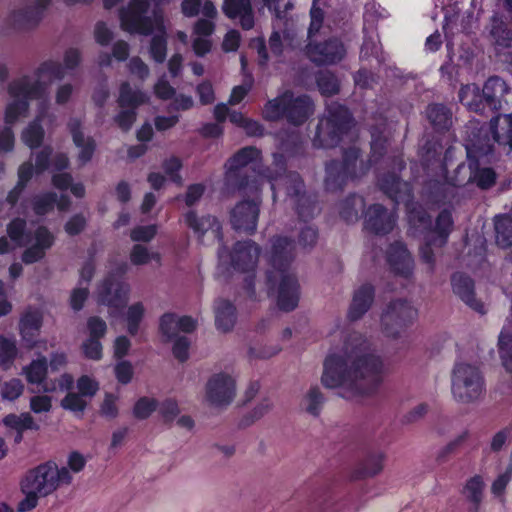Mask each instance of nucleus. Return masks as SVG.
<instances>
[{"instance_id":"f257e3e1","label":"nucleus","mask_w":512,"mask_h":512,"mask_svg":"<svg viewBox=\"0 0 512 512\" xmlns=\"http://www.w3.org/2000/svg\"><path fill=\"white\" fill-rule=\"evenodd\" d=\"M386 374L382 359L359 332L346 335L343 345L329 353L323 364L321 382L326 388L341 390L347 399L374 396Z\"/></svg>"},{"instance_id":"f03ea898","label":"nucleus","mask_w":512,"mask_h":512,"mask_svg":"<svg viewBox=\"0 0 512 512\" xmlns=\"http://www.w3.org/2000/svg\"><path fill=\"white\" fill-rule=\"evenodd\" d=\"M81 52L77 48H69L63 56V65L53 59L38 64L31 75L15 78L7 86L9 99L5 106V120L13 123L21 116H27L31 99H42L48 96L51 84L65 77L66 70H73L81 63Z\"/></svg>"},{"instance_id":"7ed1b4c3","label":"nucleus","mask_w":512,"mask_h":512,"mask_svg":"<svg viewBox=\"0 0 512 512\" xmlns=\"http://www.w3.org/2000/svg\"><path fill=\"white\" fill-rule=\"evenodd\" d=\"M294 249V244L288 238H275L270 252L272 269L266 275L269 289L278 285L277 305L287 312L295 309L299 301L298 282L288 270L295 256Z\"/></svg>"},{"instance_id":"20e7f679","label":"nucleus","mask_w":512,"mask_h":512,"mask_svg":"<svg viewBox=\"0 0 512 512\" xmlns=\"http://www.w3.org/2000/svg\"><path fill=\"white\" fill-rule=\"evenodd\" d=\"M69 472L54 461H47L28 470L20 482L24 498L18 503V512H30L38 506L41 497L53 494L62 486H69Z\"/></svg>"},{"instance_id":"39448f33","label":"nucleus","mask_w":512,"mask_h":512,"mask_svg":"<svg viewBox=\"0 0 512 512\" xmlns=\"http://www.w3.org/2000/svg\"><path fill=\"white\" fill-rule=\"evenodd\" d=\"M149 2L133 0L126 9L120 11V21L123 30L130 33L149 35L155 32L150 44V56L157 63H163L167 54L165 27L161 13L155 12L153 20L145 17Z\"/></svg>"},{"instance_id":"423d86ee","label":"nucleus","mask_w":512,"mask_h":512,"mask_svg":"<svg viewBox=\"0 0 512 512\" xmlns=\"http://www.w3.org/2000/svg\"><path fill=\"white\" fill-rule=\"evenodd\" d=\"M451 392L457 402L470 404L478 401L485 392L480 368L465 361L455 363L451 372Z\"/></svg>"},{"instance_id":"0eeeda50","label":"nucleus","mask_w":512,"mask_h":512,"mask_svg":"<svg viewBox=\"0 0 512 512\" xmlns=\"http://www.w3.org/2000/svg\"><path fill=\"white\" fill-rule=\"evenodd\" d=\"M351 127L352 121L348 110L338 103H333L328 106L327 114L317 126L313 144L319 148L335 147Z\"/></svg>"},{"instance_id":"6e6552de","label":"nucleus","mask_w":512,"mask_h":512,"mask_svg":"<svg viewBox=\"0 0 512 512\" xmlns=\"http://www.w3.org/2000/svg\"><path fill=\"white\" fill-rule=\"evenodd\" d=\"M359 150L355 147L345 151L343 162H331L326 167L325 187L328 191L335 192L342 189L348 178L362 175L363 163L358 161Z\"/></svg>"},{"instance_id":"1a4fd4ad","label":"nucleus","mask_w":512,"mask_h":512,"mask_svg":"<svg viewBox=\"0 0 512 512\" xmlns=\"http://www.w3.org/2000/svg\"><path fill=\"white\" fill-rule=\"evenodd\" d=\"M261 249L253 241H239L235 243L232 251L222 246L218 249V260L223 266H232L236 271L249 273L257 266Z\"/></svg>"},{"instance_id":"9d476101","label":"nucleus","mask_w":512,"mask_h":512,"mask_svg":"<svg viewBox=\"0 0 512 512\" xmlns=\"http://www.w3.org/2000/svg\"><path fill=\"white\" fill-rule=\"evenodd\" d=\"M130 285L120 281L110 274L97 286L95 292L96 302L107 306L111 316L118 315L129 300Z\"/></svg>"},{"instance_id":"9b49d317","label":"nucleus","mask_w":512,"mask_h":512,"mask_svg":"<svg viewBox=\"0 0 512 512\" xmlns=\"http://www.w3.org/2000/svg\"><path fill=\"white\" fill-rule=\"evenodd\" d=\"M264 177L271 182V189L273 191L276 189V186H283L287 190V193L291 201L296 205L297 213L301 218L307 220L314 215L317 207L311 199L304 194V185L297 173H289L284 177H281L279 182L278 176L265 174Z\"/></svg>"},{"instance_id":"f8f14e48","label":"nucleus","mask_w":512,"mask_h":512,"mask_svg":"<svg viewBox=\"0 0 512 512\" xmlns=\"http://www.w3.org/2000/svg\"><path fill=\"white\" fill-rule=\"evenodd\" d=\"M417 317L416 308L406 300L391 301L381 316L383 331L389 337H397Z\"/></svg>"},{"instance_id":"ddd939ff","label":"nucleus","mask_w":512,"mask_h":512,"mask_svg":"<svg viewBox=\"0 0 512 512\" xmlns=\"http://www.w3.org/2000/svg\"><path fill=\"white\" fill-rule=\"evenodd\" d=\"M236 396V380L226 372L213 374L205 386L206 402L216 408L230 405Z\"/></svg>"},{"instance_id":"4468645a","label":"nucleus","mask_w":512,"mask_h":512,"mask_svg":"<svg viewBox=\"0 0 512 512\" xmlns=\"http://www.w3.org/2000/svg\"><path fill=\"white\" fill-rule=\"evenodd\" d=\"M183 221L201 243L204 242V237L207 235L212 236L219 242L222 241V226L216 216L199 214L195 210H189L183 215Z\"/></svg>"},{"instance_id":"2eb2a0df","label":"nucleus","mask_w":512,"mask_h":512,"mask_svg":"<svg viewBox=\"0 0 512 512\" xmlns=\"http://www.w3.org/2000/svg\"><path fill=\"white\" fill-rule=\"evenodd\" d=\"M260 202L243 200L238 202L230 211V223L239 232L252 234L255 232L260 212Z\"/></svg>"},{"instance_id":"dca6fc26","label":"nucleus","mask_w":512,"mask_h":512,"mask_svg":"<svg viewBox=\"0 0 512 512\" xmlns=\"http://www.w3.org/2000/svg\"><path fill=\"white\" fill-rule=\"evenodd\" d=\"M49 3L50 0H36L33 5L14 10L8 16V24L17 31L34 29L40 23L43 11Z\"/></svg>"},{"instance_id":"f3484780","label":"nucleus","mask_w":512,"mask_h":512,"mask_svg":"<svg viewBox=\"0 0 512 512\" xmlns=\"http://www.w3.org/2000/svg\"><path fill=\"white\" fill-rule=\"evenodd\" d=\"M306 53L316 64H334L343 59L346 49L341 41L333 38L320 43L310 42Z\"/></svg>"},{"instance_id":"a211bd4d","label":"nucleus","mask_w":512,"mask_h":512,"mask_svg":"<svg viewBox=\"0 0 512 512\" xmlns=\"http://www.w3.org/2000/svg\"><path fill=\"white\" fill-rule=\"evenodd\" d=\"M452 226L453 221L451 213L447 210H444L437 217L435 231L430 232V235L427 237L425 246H423L420 250L422 259L430 265L431 269L434 264V256L431 250V246H443L446 243L447 237L452 230Z\"/></svg>"},{"instance_id":"6ab92c4d","label":"nucleus","mask_w":512,"mask_h":512,"mask_svg":"<svg viewBox=\"0 0 512 512\" xmlns=\"http://www.w3.org/2000/svg\"><path fill=\"white\" fill-rule=\"evenodd\" d=\"M38 100L36 117L22 129L20 134L21 141L30 149L41 146L44 140L45 131L41 122L48 116L50 106L47 97Z\"/></svg>"},{"instance_id":"aec40b11","label":"nucleus","mask_w":512,"mask_h":512,"mask_svg":"<svg viewBox=\"0 0 512 512\" xmlns=\"http://www.w3.org/2000/svg\"><path fill=\"white\" fill-rule=\"evenodd\" d=\"M223 14L235 21L243 30H251L255 26V11L251 0H223Z\"/></svg>"},{"instance_id":"412c9836","label":"nucleus","mask_w":512,"mask_h":512,"mask_svg":"<svg viewBox=\"0 0 512 512\" xmlns=\"http://www.w3.org/2000/svg\"><path fill=\"white\" fill-rule=\"evenodd\" d=\"M470 157V150H468ZM458 173L464 174L462 179H458L459 183H476L481 189H488L495 184L496 174L491 168H478L477 162L469 158L468 164L462 163L458 165Z\"/></svg>"},{"instance_id":"4be33fe9","label":"nucleus","mask_w":512,"mask_h":512,"mask_svg":"<svg viewBox=\"0 0 512 512\" xmlns=\"http://www.w3.org/2000/svg\"><path fill=\"white\" fill-rule=\"evenodd\" d=\"M453 292L471 309L483 315L486 313L484 304L475 296L473 280L463 273H454L451 277Z\"/></svg>"},{"instance_id":"5701e85b","label":"nucleus","mask_w":512,"mask_h":512,"mask_svg":"<svg viewBox=\"0 0 512 512\" xmlns=\"http://www.w3.org/2000/svg\"><path fill=\"white\" fill-rule=\"evenodd\" d=\"M396 218L380 204L370 206L365 214V229L375 234H387L393 230Z\"/></svg>"},{"instance_id":"b1692460","label":"nucleus","mask_w":512,"mask_h":512,"mask_svg":"<svg viewBox=\"0 0 512 512\" xmlns=\"http://www.w3.org/2000/svg\"><path fill=\"white\" fill-rule=\"evenodd\" d=\"M33 243L28 247L23 255L22 261L26 264H32L41 260L48 249L54 244V235L44 226L38 227L33 235Z\"/></svg>"},{"instance_id":"393cba45","label":"nucleus","mask_w":512,"mask_h":512,"mask_svg":"<svg viewBox=\"0 0 512 512\" xmlns=\"http://www.w3.org/2000/svg\"><path fill=\"white\" fill-rule=\"evenodd\" d=\"M42 322V313L36 308L28 307L22 313L19 320V334L29 347L34 345L35 338L42 327Z\"/></svg>"},{"instance_id":"a878e982","label":"nucleus","mask_w":512,"mask_h":512,"mask_svg":"<svg viewBox=\"0 0 512 512\" xmlns=\"http://www.w3.org/2000/svg\"><path fill=\"white\" fill-rule=\"evenodd\" d=\"M68 129L72 135L73 142L79 148L78 161L81 165L88 163L95 151V141L91 137H86L81 130L79 119L72 118L68 122Z\"/></svg>"},{"instance_id":"bb28decb","label":"nucleus","mask_w":512,"mask_h":512,"mask_svg":"<svg viewBox=\"0 0 512 512\" xmlns=\"http://www.w3.org/2000/svg\"><path fill=\"white\" fill-rule=\"evenodd\" d=\"M71 201L68 196H57L54 192H47L44 194L36 195L32 199V208L36 215L42 216L51 212L55 205L59 211H67L70 207Z\"/></svg>"},{"instance_id":"cd10ccee","label":"nucleus","mask_w":512,"mask_h":512,"mask_svg":"<svg viewBox=\"0 0 512 512\" xmlns=\"http://www.w3.org/2000/svg\"><path fill=\"white\" fill-rule=\"evenodd\" d=\"M374 301V288L370 284H363L355 290L348 311V318L352 321L360 319L371 307Z\"/></svg>"},{"instance_id":"c85d7f7f","label":"nucleus","mask_w":512,"mask_h":512,"mask_svg":"<svg viewBox=\"0 0 512 512\" xmlns=\"http://www.w3.org/2000/svg\"><path fill=\"white\" fill-rule=\"evenodd\" d=\"M490 133L493 140L512 151V115L500 114L490 121Z\"/></svg>"},{"instance_id":"c756f323","label":"nucleus","mask_w":512,"mask_h":512,"mask_svg":"<svg viewBox=\"0 0 512 512\" xmlns=\"http://www.w3.org/2000/svg\"><path fill=\"white\" fill-rule=\"evenodd\" d=\"M387 261L396 274L408 277L413 271L414 264L411 255L401 243L390 246L387 252Z\"/></svg>"},{"instance_id":"7c9ffc66","label":"nucleus","mask_w":512,"mask_h":512,"mask_svg":"<svg viewBox=\"0 0 512 512\" xmlns=\"http://www.w3.org/2000/svg\"><path fill=\"white\" fill-rule=\"evenodd\" d=\"M485 481L482 476L474 475L469 478L462 489L464 499L469 503L468 512H479L484 499Z\"/></svg>"},{"instance_id":"2f4dec72","label":"nucleus","mask_w":512,"mask_h":512,"mask_svg":"<svg viewBox=\"0 0 512 512\" xmlns=\"http://www.w3.org/2000/svg\"><path fill=\"white\" fill-rule=\"evenodd\" d=\"M313 111V103L308 96L294 97L292 94V101L287 107L286 119L294 125H300L308 119Z\"/></svg>"},{"instance_id":"473e14b6","label":"nucleus","mask_w":512,"mask_h":512,"mask_svg":"<svg viewBox=\"0 0 512 512\" xmlns=\"http://www.w3.org/2000/svg\"><path fill=\"white\" fill-rule=\"evenodd\" d=\"M215 326L222 333L230 332L236 323V310L231 302L218 299L214 305Z\"/></svg>"},{"instance_id":"72a5a7b5","label":"nucleus","mask_w":512,"mask_h":512,"mask_svg":"<svg viewBox=\"0 0 512 512\" xmlns=\"http://www.w3.org/2000/svg\"><path fill=\"white\" fill-rule=\"evenodd\" d=\"M150 97L140 89H133L129 82L123 81L119 87L117 103L120 108L136 109L140 105L148 103Z\"/></svg>"},{"instance_id":"f704fd0d","label":"nucleus","mask_w":512,"mask_h":512,"mask_svg":"<svg viewBox=\"0 0 512 512\" xmlns=\"http://www.w3.org/2000/svg\"><path fill=\"white\" fill-rule=\"evenodd\" d=\"M488 36L491 44L496 48L503 49L511 46L512 31L497 15L491 18Z\"/></svg>"},{"instance_id":"c9c22d12","label":"nucleus","mask_w":512,"mask_h":512,"mask_svg":"<svg viewBox=\"0 0 512 512\" xmlns=\"http://www.w3.org/2000/svg\"><path fill=\"white\" fill-rule=\"evenodd\" d=\"M292 101V92L285 91L276 98L269 100L263 107L262 115L268 121H277L286 118L287 107Z\"/></svg>"},{"instance_id":"e433bc0d","label":"nucleus","mask_w":512,"mask_h":512,"mask_svg":"<svg viewBox=\"0 0 512 512\" xmlns=\"http://www.w3.org/2000/svg\"><path fill=\"white\" fill-rule=\"evenodd\" d=\"M381 189L397 203L405 201L410 196V188L395 175H388L380 180Z\"/></svg>"},{"instance_id":"4c0bfd02","label":"nucleus","mask_w":512,"mask_h":512,"mask_svg":"<svg viewBox=\"0 0 512 512\" xmlns=\"http://www.w3.org/2000/svg\"><path fill=\"white\" fill-rule=\"evenodd\" d=\"M48 372V364L45 356H39L32 360L28 365L22 368V374L25 376L29 384L43 385Z\"/></svg>"},{"instance_id":"58836bf2","label":"nucleus","mask_w":512,"mask_h":512,"mask_svg":"<svg viewBox=\"0 0 512 512\" xmlns=\"http://www.w3.org/2000/svg\"><path fill=\"white\" fill-rule=\"evenodd\" d=\"M499 355L503 367L512 375V326L505 325L498 340Z\"/></svg>"},{"instance_id":"ea45409f","label":"nucleus","mask_w":512,"mask_h":512,"mask_svg":"<svg viewBox=\"0 0 512 512\" xmlns=\"http://www.w3.org/2000/svg\"><path fill=\"white\" fill-rule=\"evenodd\" d=\"M459 99L471 111L479 112L484 107L483 92L481 93L479 87L475 84L463 86L459 92Z\"/></svg>"},{"instance_id":"a19ab883","label":"nucleus","mask_w":512,"mask_h":512,"mask_svg":"<svg viewBox=\"0 0 512 512\" xmlns=\"http://www.w3.org/2000/svg\"><path fill=\"white\" fill-rule=\"evenodd\" d=\"M18 355L16 340L0 335V369L8 371L14 365Z\"/></svg>"},{"instance_id":"79ce46f5","label":"nucleus","mask_w":512,"mask_h":512,"mask_svg":"<svg viewBox=\"0 0 512 512\" xmlns=\"http://www.w3.org/2000/svg\"><path fill=\"white\" fill-rule=\"evenodd\" d=\"M324 396L320 388L317 386L311 387L303 396L301 406L308 414L317 417L319 416L323 404Z\"/></svg>"},{"instance_id":"37998d69","label":"nucleus","mask_w":512,"mask_h":512,"mask_svg":"<svg viewBox=\"0 0 512 512\" xmlns=\"http://www.w3.org/2000/svg\"><path fill=\"white\" fill-rule=\"evenodd\" d=\"M259 157V151L253 147H245L236 153L228 162L227 176L230 178L242 167L247 166Z\"/></svg>"},{"instance_id":"c03bdc74","label":"nucleus","mask_w":512,"mask_h":512,"mask_svg":"<svg viewBox=\"0 0 512 512\" xmlns=\"http://www.w3.org/2000/svg\"><path fill=\"white\" fill-rule=\"evenodd\" d=\"M496 242L501 247L512 246V217L503 215L495 218Z\"/></svg>"},{"instance_id":"a18cd8bd","label":"nucleus","mask_w":512,"mask_h":512,"mask_svg":"<svg viewBox=\"0 0 512 512\" xmlns=\"http://www.w3.org/2000/svg\"><path fill=\"white\" fill-rule=\"evenodd\" d=\"M129 259L131 264L142 266L149 264L151 261L160 263L161 255L158 252L150 251L149 248L144 245L135 244L130 250Z\"/></svg>"},{"instance_id":"49530a36","label":"nucleus","mask_w":512,"mask_h":512,"mask_svg":"<svg viewBox=\"0 0 512 512\" xmlns=\"http://www.w3.org/2000/svg\"><path fill=\"white\" fill-rule=\"evenodd\" d=\"M4 425L16 431L38 430L39 425L34 421L29 413L20 415L8 414L3 419Z\"/></svg>"},{"instance_id":"de8ad7c7","label":"nucleus","mask_w":512,"mask_h":512,"mask_svg":"<svg viewBox=\"0 0 512 512\" xmlns=\"http://www.w3.org/2000/svg\"><path fill=\"white\" fill-rule=\"evenodd\" d=\"M427 117L429 121L438 129H446L451 122L449 110L440 104H433L427 108Z\"/></svg>"},{"instance_id":"09e8293b","label":"nucleus","mask_w":512,"mask_h":512,"mask_svg":"<svg viewBox=\"0 0 512 512\" xmlns=\"http://www.w3.org/2000/svg\"><path fill=\"white\" fill-rule=\"evenodd\" d=\"M145 307L143 303L136 302L128 307L126 312L127 330L131 335H135L138 331L139 324L143 319Z\"/></svg>"},{"instance_id":"8fccbe9b","label":"nucleus","mask_w":512,"mask_h":512,"mask_svg":"<svg viewBox=\"0 0 512 512\" xmlns=\"http://www.w3.org/2000/svg\"><path fill=\"white\" fill-rule=\"evenodd\" d=\"M280 351L281 347L276 344H255L250 346L248 356L251 360H267Z\"/></svg>"},{"instance_id":"3c124183","label":"nucleus","mask_w":512,"mask_h":512,"mask_svg":"<svg viewBox=\"0 0 512 512\" xmlns=\"http://www.w3.org/2000/svg\"><path fill=\"white\" fill-rule=\"evenodd\" d=\"M85 397L76 392H68L67 395L61 400V407L65 410L71 411L74 414H83L87 407Z\"/></svg>"},{"instance_id":"603ef678","label":"nucleus","mask_w":512,"mask_h":512,"mask_svg":"<svg viewBox=\"0 0 512 512\" xmlns=\"http://www.w3.org/2000/svg\"><path fill=\"white\" fill-rule=\"evenodd\" d=\"M364 206L363 199L358 196L348 198L342 205L340 214L347 222H354L358 219V212Z\"/></svg>"},{"instance_id":"864d4df0","label":"nucleus","mask_w":512,"mask_h":512,"mask_svg":"<svg viewBox=\"0 0 512 512\" xmlns=\"http://www.w3.org/2000/svg\"><path fill=\"white\" fill-rule=\"evenodd\" d=\"M24 384L18 378H12L1 385L0 394L3 400L14 401L24 392Z\"/></svg>"},{"instance_id":"5fc2aeb1","label":"nucleus","mask_w":512,"mask_h":512,"mask_svg":"<svg viewBox=\"0 0 512 512\" xmlns=\"http://www.w3.org/2000/svg\"><path fill=\"white\" fill-rule=\"evenodd\" d=\"M385 455L376 453L366 458L362 465L361 473L364 477H373L379 474L384 467Z\"/></svg>"},{"instance_id":"6e6d98bb","label":"nucleus","mask_w":512,"mask_h":512,"mask_svg":"<svg viewBox=\"0 0 512 512\" xmlns=\"http://www.w3.org/2000/svg\"><path fill=\"white\" fill-rule=\"evenodd\" d=\"M157 407L158 403L154 398L141 397L133 407V415L140 420L147 419Z\"/></svg>"},{"instance_id":"4d7b16f0","label":"nucleus","mask_w":512,"mask_h":512,"mask_svg":"<svg viewBox=\"0 0 512 512\" xmlns=\"http://www.w3.org/2000/svg\"><path fill=\"white\" fill-rule=\"evenodd\" d=\"M470 433L468 430L462 431L455 438L450 440L438 452V459L445 460L449 455L456 453L469 439Z\"/></svg>"},{"instance_id":"13d9d810","label":"nucleus","mask_w":512,"mask_h":512,"mask_svg":"<svg viewBox=\"0 0 512 512\" xmlns=\"http://www.w3.org/2000/svg\"><path fill=\"white\" fill-rule=\"evenodd\" d=\"M160 330L162 334L168 339L179 338L178 334L181 332L178 327L177 315L165 314L160 319Z\"/></svg>"},{"instance_id":"bf43d9fd","label":"nucleus","mask_w":512,"mask_h":512,"mask_svg":"<svg viewBox=\"0 0 512 512\" xmlns=\"http://www.w3.org/2000/svg\"><path fill=\"white\" fill-rule=\"evenodd\" d=\"M408 221L415 230L423 231L430 225V218L421 206L409 207Z\"/></svg>"},{"instance_id":"052dcab7","label":"nucleus","mask_w":512,"mask_h":512,"mask_svg":"<svg viewBox=\"0 0 512 512\" xmlns=\"http://www.w3.org/2000/svg\"><path fill=\"white\" fill-rule=\"evenodd\" d=\"M317 85L323 95H333L339 90L337 78L330 72H322L317 77Z\"/></svg>"},{"instance_id":"680f3d73","label":"nucleus","mask_w":512,"mask_h":512,"mask_svg":"<svg viewBox=\"0 0 512 512\" xmlns=\"http://www.w3.org/2000/svg\"><path fill=\"white\" fill-rule=\"evenodd\" d=\"M24 117L25 116H21V118ZM19 119L20 117L13 123H7L4 119L6 126L0 129V152L8 153L13 151L15 147V135L11 126Z\"/></svg>"},{"instance_id":"e2e57ef3","label":"nucleus","mask_w":512,"mask_h":512,"mask_svg":"<svg viewBox=\"0 0 512 512\" xmlns=\"http://www.w3.org/2000/svg\"><path fill=\"white\" fill-rule=\"evenodd\" d=\"M74 383V379L72 375L64 373L60 377L51 380L49 382H46L43 385V392L44 393H53L57 390L60 391H66L69 390Z\"/></svg>"},{"instance_id":"0e129e2a","label":"nucleus","mask_w":512,"mask_h":512,"mask_svg":"<svg viewBox=\"0 0 512 512\" xmlns=\"http://www.w3.org/2000/svg\"><path fill=\"white\" fill-rule=\"evenodd\" d=\"M158 412L164 422L170 423L174 421L180 414V409L178 403L175 400L165 399L158 406Z\"/></svg>"},{"instance_id":"69168bd1","label":"nucleus","mask_w":512,"mask_h":512,"mask_svg":"<svg viewBox=\"0 0 512 512\" xmlns=\"http://www.w3.org/2000/svg\"><path fill=\"white\" fill-rule=\"evenodd\" d=\"M26 227V222L23 219H14L8 225V235L9 237L16 243L17 246H23L26 244L24 237V230Z\"/></svg>"},{"instance_id":"338daca9","label":"nucleus","mask_w":512,"mask_h":512,"mask_svg":"<svg viewBox=\"0 0 512 512\" xmlns=\"http://www.w3.org/2000/svg\"><path fill=\"white\" fill-rule=\"evenodd\" d=\"M156 233V225L136 226L131 230L130 238L134 242H150Z\"/></svg>"},{"instance_id":"774afa93","label":"nucleus","mask_w":512,"mask_h":512,"mask_svg":"<svg viewBox=\"0 0 512 512\" xmlns=\"http://www.w3.org/2000/svg\"><path fill=\"white\" fill-rule=\"evenodd\" d=\"M77 389L78 393L83 397L92 398L99 390V384L91 377L83 375L77 380Z\"/></svg>"}]
</instances>
